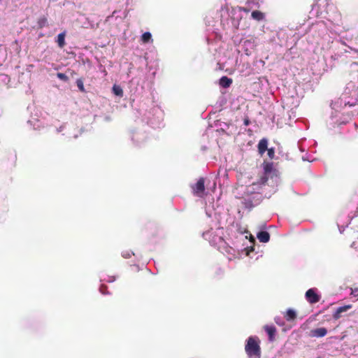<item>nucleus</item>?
Returning <instances> with one entry per match:
<instances>
[{
    "instance_id": "9b49d317",
    "label": "nucleus",
    "mask_w": 358,
    "mask_h": 358,
    "mask_svg": "<svg viewBox=\"0 0 358 358\" xmlns=\"http://www.w3.org/2000/svg\"><path fill=\"white\" fill-rule=\"evenodd\" d=\"M251 16L252 19L257 20V21H261L263 20L265 17V15L264 13L259 11V10H254L252 12Z\"/></svg>"
},
{
    "instance_id": "6ab92c4d",
    "label": "nucleus",
    "mask_w": 358,
    "mask_h": 358,
    "mask_svg": "<svg viewBox=\"0 0 358 358\" xmlns=\"http://www.w3.org/2000/svg\"><path fill=\"white\" fill-rule=\"evenodd\" d=\"M267 155L271 159H273L275 157V149L273 148H268Z\"/></svg>"
},
{
    "instance_id": "a211bd4d",
    "label": "nucleus",
    "mask_w": 358,
    "mask_h": 358,
    "mask_svg": "<svg viewBox=\"0 0 358 358\" xmlns=\"http://www.w3.org/2000/svg\"><path fill=\"white\" fill-rule=\"evenodd\" d=\"M57 77L64 82H67L69 80V77L63 73H57Z\"/></svg>"
},
{
    "instance_id": "f8f14e48",
    "label": "nucleus",
    "mask_w": 358,
    "mask_h": 358,
    "mask_svg": "<svg viewBox=\"0 0 358 358\" xmlns=\"http://www.w3.org/2000/svg\"><path fill=\"white\" fill-rule=\"evenodd\" d=\"M284 317L287 321H292L296 317V313L294 310L288 309Z\"/></svg>"
},
{
    "instance_id": "ddd939ff",
    "label": "nucleus",
    "mask_w": 358,
    "mask_h": 358,
    "mask_svg": "<svg viewBox=\"0 0 358 358\" xmlns=\"http://www.w3.org/2000/svg\"><path fill=\"white\" fill-rule=\"evenodd\" d=\"M57 44L59 48H62L65 45V33H60L57 36Z\"/></svg>"
},
{
    "instance_id": "5701e85b",
    "label": "nucleus",
    "mask_w": 358,
    "mask_h": 358,
    "mask_svg": "<svg viewBox=\"0 0 358 358\" xmlns=\"http://www.w3.org/2000/svg\"><path fill=\"white\" fill-rule=\"evenodd\" d=\"M240 10L243 11V12H245V13H248V12L250 11V10H249L248 8H244V7L241 8H240Z\"/></svg>"
},
{
    "instance_id": "2eb2a0df",
    "label": "nucleus",
    "mask_w": 358,
    "mask_h": 358,
    "mask_svg": "<svg viewBox=\"0 0 358 358\" xmlns=\"http://www.w3.org/2000/svg\"><path fill=\"white\" fill-rule=\"evenodd\" d=\"M273 163H271V162L264 163V174L268 175L269 173H271L273 170Z\"/></svg>"
},
{
    "instance_id": "aec40b11",
    "label": "nucleus",
    "mask_w": 358,
    "mask_h": 358,
    "mask_svg": "<svg viewBox=\"0 0 358 358\" xmlns=\"http://www.w3.org/2000/svg\"><path fill=\"white\" fill-rule=\"evenodd\" d=\"M47 24V19L45 17H42L38 20V25L40 27H43L45 26Z\"/></svg>"
},
{
    "instance_id": "393cba45",
    "label": "nucleus",
    "mask_w": 358,
    "mask_h": 358,
    "mask_svg": "<svg viewBox=\"0 0 358 358\" xmlns=\"http://www.w3.org/2000/svg\"><path fill=\"white\" fill-rule=\"evenodd\" d=\"M317 358H320V357H317Z\"/></svg>"
},
{
    "instance_id": "0eeeda50",
    "label": "nucleus",
    "mask_w": 358,
    "mask_h": 358,
    "mask_svg": "<svg viewBox=\"0 0 358 358\" xmlns=\"http://www.w3.org/2000/svg\"><path fill=\"white\" fill-rule=\"evenodd\" d=\"M352 308L351 305H346L344 306H341L337 308L335 313L333 314V317L335 320H338L341 317V313L347 311L348 310Z\"/></svg>"
},
{
    "instance_id": "6e6552de",
    "label": "nucleus",
    "mask_w": 358,
    "mask_h": 358,
    "mask_svg": "<svg viewBox=\"0 0 358 358\" xmlns=\"http://www.w3.org/2000/svg\"><path fill=\"white\" fill-rule=\"evenodd\" d=\"M257 237L261 243H268L270 240V234L266 231H261L257 233Z\"/></svg>"
},
{
    "instance_id": "20e7f679",
    "label": "nucleus",
    "mask_w": 358,
    "mask_h": 358,
    "mask_svg": "<svg viewBox=\"0 0 358 358\" xmlns=\"http://www.w3.org/2000/svg\"><path fill=\"white\" fill-rule=\"evenodd\" d=\"M306 298L310 303H315L320 299V296L315 292L313 289H309L306 291Z\"/></svg>"
},
{
    "instance_id": "b1692460",
    "label": "nucleus",
    "mask_w": 358,
    "mask_h": 358,
    "mask_svg": "<svg viewBox=\"0 0 358 358\" xmlns=\"http://www.w3.org/2000/svg\"><path fill=\"white\" fill-rule=\"evenodd\" d=\"M250 120H249L248 118H246V119H245V120H244V124H245V126H248V125L250 124Z\"/></svg>"
},
{
    "instance_id": "39448f33",
    "label": "nucleus",
    "mask_w": 358,
    "mask_h": 358,
    "mask_svg": "<svg viewBox=\"0 0 358 358\" xmlns=\"http://www.w3.org/2000/svg\"><path fill=\"white\" fill-rule=\"evenodd\" d=\"M257 149L259 154L262 156L268 150V140L264 138L261 139L257 145Z\"/></svg>"
},
{
    "instance_id": "9d476101",
    "label": "nucleus",
    "mask_w": 358,
    "mask_h": 358,
    "mask_svg": "<svg viewBox=\"0 0 358 358\" xmlns=\"http://www.w3.org/2000/svg\"><path fill=\"white\" fill-rule=\"evenodd\" d=\"M231 83H232V79L229 78L227 76H222L220 79V82H219L220 85L224 88L229 87L231 85Z\"/></svg>"
},
{
    "instance_id": "1a4fd4ad",
    "label": "nucleus",
    "mask_w": 358,
    "mask_h": 358,
    "mask_svg": "<svg viewBox=\"0 0 358 358\" xmlns=\"http://www.w3.org/2000/svg\"><path fill=\"white\" fill-rule=\"evenodd\" d=\"M264 329L268 335V339L270 341H273L275 338V335L276 333V328L274 326L266 325L264 326Z\"/></svg>"
},
{
    "instance_id": "dca6fc26",
    "label": "nucleus",
    "mask_w": 358,
    "mask_h": 358,
    "mask_svg": "<svg viewBox=\"0 0 358 358\" xmlns=\"http://www.w3.org/2000/svg\"><path fill=\"white\" fill-rule=\"evenodd\" d=\"M113 92L115 95H117L118 96H123V90L121 88V87L119 85H114L113 87Z\"/></svg>"
},
{
    "instance_id": "f3484780",
    "label": "nucleus",
    "mask_w": 358,
    "mask_h": 358,
    "mask_svg": "<svg viewBox=\"0 0 358 358\" xmlns=\"http://www.w3.org/2000/svg\"><path fill=\"white\" fill-rule=\"evenodd\" d=\"M76 85L80 92H85V89L83 80L82 78L77 79Z\"/></svg>"
},
{
    "instance_id": "4be33fe9",
    "label": "nucleus",
    "mask_w": 358,
    "mask_h": 358,
    "mask_svg": "<svg viewBox=\"0 0 358 358\" xmlns=\"http://www.w3.org/2000/svg\"><path fill=\"white\" fill-rule=\"evenodd\" d=\"M351 294L358 296V287L351 288Z\"/></svg>"
},
{
    "instance_id": "f257e3e1",
    "label": "nucleus",
    "mask_w": 358,
    "mask_h": 358,
    "mask_svg": "<svg viewBox=\"0 0 358 358\" xmlns=\"http://www.w3.org/2000/svg\"><path fill=\"white\" fill-rule=\"evenodd\" d=\"M245 351L248 358H261L259 338L257 336H250L246 341Z\"/></svg>"
},
{
    "instance_id": "412c9836",
    "label": "nucleus",
    "mask_w": 358,
    "mask_h": 358,
    "mask_svg": "<svg viewBox=\"0 0 358 358\" xmlns=\"http://www.w3.org/2000/svg\"><path fill=\"white\" fill-rule=\"evenodd\" d=\"M268 181V175H265L262 176L259 179V182L261 184H265Z\"/></svg>"
},
{
    "instance_id": "4468645a",
    "label": "nucleus",
    "mask_w": 358,
    "mask_h": 358,
    "mask_svg": "<svg viewBox=\"0 0 358 358\" xmlns=\"http://www.w3.org/2000/svg\"><path fill=\"white\" fill-rule=\"evenodd\" d=\"M141 41L143 43H148L150 41H152L151 34L148 31L143 34V35L141 36Z\"/></svg>"
},
{
    "instance_id": "7ed1b4c3",
    "label": "nucleus",
    "mask_w": 358,
    "mask_h": 358,
    "mask_svg": "<svg viewBox=\"0 0 358 358\" xmlns=\"http://www.w3.org/2000/svg\"><path fill=\"white\" fill-rule=\"evenodd\" d=\"M260 197L261 196L259 194H253L251 196L243 198L242 204L245 208L250 210L260 202Z\"/></svg>"
},
{
    "instance_id": "f03ea898",
    "label": "nucleus",
    "mask_w": 358,
    "mask_h": 358,
    "mask_svg": "<svg viewBox=\"0 0 358 358\" xmlns=\"http://www.w3.org/2000/svg\"><path fill=\"white\" fill-rule=\"evenodd\" d=\"M193 194L198 197H203L205 195V179L200 178L196 183L192 186Z\"/></svg>"
},
{
    "instance_id": "423d86ee",
    "label": "nucleus",
    "mask_w": 358,
    "mask_h": 358,
    "mask_svg": "<svg viewBox=\"0 0 358 358\" xmlns=\"http://www.w3.org/2000/svg\"><path fill=\"white\" fill-rule=\"evenodd\" d=\"M327 330L324 327L315 329L310 331V336L313 337L321 338L327 335Z\"/></svg>"
}]
</instances>
